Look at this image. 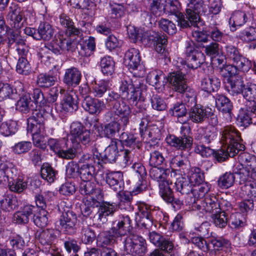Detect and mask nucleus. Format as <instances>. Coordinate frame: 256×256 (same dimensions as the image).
<instances>
[{"label":"nucleus","mask_w":256,"mask_h":256,"mask_svg":"<svg viewBox=\"0 0 256 256\" xmlns=\"http://www.w3.org/2000/svg\"><path fill=\"white\" fill-rule=\"evenodd\" d=\"M166 80L172 86L175 92L182 94L184 101L188 107L190 108V118L194 122H202L207 117L206 111L200 106L196 104V92L188 86L186 76L180 72H170Z\"/></svg>","instance_id":"1"},{"label":"nucleus","mask_w":256,"mask_h":256,"mask_svg":"<svg viewBox=\"0 0 256 256\" xmlns=\"http://www.w3.org/2000/svg\"><path fill=\"white\" fill-rule=\"evenodd\" d=\"M147 86L139 79L134 82L122 80L119 86V92L124 98L129 99L133 102H144L146 95Z\"/></svg>","instance_id":"2"},{"label":"nucleus","mask_w":256,"mask_h":256,"mask_svg":"<svg viewBox=\"0 0 256 256\" xmlns=\"http://www.w3.org/2000/svg\"><path fill=\"white\" fill-rule=\"evenodd\" d=\"M206 12V8L202 0H188L185 14H181L180 18V26L182 28L196 26L200 22V16L204 15Z\"/></svg>","instance_id":"3"},{"label":"nucleus","mask_w":256,"mask_h":256,"mask_svg":"<svg viewBox=\"0 0 256 256\" xmlns=\"http://www.w3.org/2000/svg\"><path fill=\"white\" fill-rule=\"evenodd\" d=\"M131 110L130 106L124 101L114 102L112 105L111 111H108L104 115L106 122L110 119L116 120L120 118L122 126L124 128L129 124L130 118Z\"/></svg>","instance_id":"4"},{"label":"nucleus","mask_w":256,"mask_h":256,"mask_svg":"<svg viewBox=\"0 0 256 256\" xmlns=\"http://www.w3.org/2000/svg\"><path fill=\"white\" fill-rule=\"evenodd\" d=\"M70 134L73 143L82 144L86 146L92 144V134L80 122H74L70 127Z\"/></svg>","instance_id":"5"},{"label":"nucleus","mask_w":256,"mask_h":256,"mask_svg":"<svg viewBox=\"0 0 256 256\" xmlns=\"http://www.w3.org/2000/svg\"><path fill=\"white\" fill-rule=\"evenodd\" d=\"M192 207L212 214L220 212L219 200L214 194L206 196L202 200L193 204Z\"/></svg>","instance_id":"6"},{"label":"nucleus","mask_w":256,"mask_h":256,"mask_svg":"<svg viewBox=\"0 0 256 256\" xmlns=\"http://www.w3.org/2000/svg\"><path fill=\"white\" fill-rule=\"evenodd\" d=\"M186 54L187 56L188 66L192 69L197 68L205 62V56L196 48L192 42L187 43Z\"/></svg>","instance_id":"7"},{"label":"nucleus","mask_w":256,"mask_h":256,"mask_svg":"<svg viewBox=\"0 0 256 256\" xmlns=\"http://www.w3.org/2000/svg\"><path fill=\"white\" fill-rule=\"evenodd\" d=\"M124 249L128 254L134 256H142L146 251L145 240L142 236H136L126 240Z\"/></svg>","instance_id":"8"},{"label":"nucleus","mask_w":256,"mask_h":256,"mask_svg":"<svg viewBox=\"0 0 256 256\" xmlns=\"http://www.w3.org/2000/svg\"><path fill=\"white\" fill-rule=\"evenodd\" d=\"M218 130L214 126L201 128L194 134V140L200 144H209L216 138Z\"/></svg>","instance_id":"9"},{"label":"nucleus","mask_w":256,"mask_h":256,"mask_svg":"<svg viewBox=\"0 0 256 256\" xmlns=\"http://www.w3.org/2000/svg\"><path fill=\"white\" fill-rule=\"evenodd\" d=\"M76 215L72 211L63 212L60 218L62 230L65 233L70 235L76 232Z\"/></svg>","instance_id":"10"},{"label":"nucleus","mask_w":256,"mask_h":256,"mask_svg":"<svg viewBox=\"0 0 256 256\" xmlns=\"http://www.w3.org/2000/svg\"><path fill=\"white\" fill-rule=\"evenodd\" d=\"M166 141L170 146L180 150H184L191 148L193 138L191 136L186 135L177 137L174 135L170 134L166 136Z\"/></svg>","instance_id":"11"},{"label":"nucleus","mask_w":256,"mask_h":256,"mask_svg":"<svg viewBox=\"0 0 256 256\" xmlns=\"http://www.w3.org/2000/svg\"><path fill=\"white\" fill-rule=\"evenodd\" d=\"M6 18L9 24L12 28L20 29L22 26V10L17 4H11Z\"/></svg>","instance_id":"12"},{"label":"nucleus","mask_w":256,"mask_h":256,"mask_svg":"<svg viewBox=\"0 0 256 256\" xmlns=\"http://www.w3.org/2000/svg\"><path fill=\"white\" fill-rule=\"evenodd\" d=\"M216 104L218 109L226 117L224 122L231 121L232 118V110L233 108L232 104L230 100L224 95H218L216 98Z\"/></svg>","instance_id":"13"},{"label":"nucleus","mask_w":256,"mask_h":256,"mask_svg":"<svg viewBox=\"0 0 256 256\" xmlns=\"http://www.w3.org/2000/svg\"><path fill=\"white\" fill-rule=\"evenodd\" d=\"M83 108L90 114H98L106 108L104 102L90 96L84 98L82 102Z\"/></svg>","instance_id":"14"},{"label":"nucleus","mask_w":256,"mask_h":256,"mask_svg":"<svg viewBox=\"0 0 256 256\" xmlns=\"http://www.w3.org/2000/svg\"><path fill=\"white\" fill-rule=\"evenodd\" d=\"M98 207V210L94 215V218L98 222L102 224L107 222V217L112 216L116 208L115 204H110L108 202H103Z\"/></svg>","instance_id":"15"},{"label":"nucleus","mask_w":256,"mask_h":256,"mask_svg":"<svg viewBox=\"0 0 256 256\" xmlns=\"http://www.w3.org/2000/svg\"><path fill=\"white\" fill-rule=\"evenodd\" d=\"M131 220L128 216L120 215L119 218L114 222V226L111 228L112 232L121 237L126 235L130 230Z\"/></svg>","instance_id":"16"},{"label":"nucleus","mask_w":256,"mask_h":256,"mask_svg":"<svg viewBox=\"0 0 256 256\" xmlns=\"http://www.w3.org/2000/svg\"><path fill=\"white\" fill-rule=\"evenodd\" d=\"M56 238L54 231L52 229L38 230L36 233V238L42 245L45 246L46 251H50Z\"/></svg>","instance_id":"17"},{"label":"nucleus","mask_w":256,"mask_h":256,"mask_svg":"<svg viewBox=\"0 0 256 256\" xmlns=\"http://www.w3.org/2000/svg\"><path fill=\"white\" fill-rule=\"evenodd\" d=\"M106 182L114 191L119 192L123 190L124 182L122 172H111L106 174Z\"/></svg>","instance_id":"18"},{"label":"nucleus","mask_w":256,"mask_h":256,"mask_svg":"<svg viewBox=\"0 0 256 256\" xmlns=\"http://www.w3.org/2000/svg\"><path fill=\"white\" fill-rule=\"evenodd\" d=\"M124 62L130 70H136L140 66L141 58L138 49H129L124 55Z\"/></svg>","instance_id":"19"},{"label":"nucleus","mask_w":256,"mask_h":256,"mask_svg":"<svg viewBox=\"0 0 256 256\" xmlns=\"http://www.w3.org/2000/svg\"><path fill=\"white\" fill-rule=\"evenodd\" d=\"M62 108L66 112H72L78 109L77 96L72 90L66 92L60 103Z\"/></svg>","instance_id":"20"},{"label":"nucleus","mask_w":256,"mask_h":256,"mask_svg":"<svg viewBox=\"0 0 256 256\" xmlns=\"http://www.w3.org/2000/svg\"><path fill=\"white\" fill-rule=\"evenodd\" d=\"M81 78L80 71L76 68L71 67L66 70L64 82L68 86L75 87L79 84Z\"/></svg>","instance_id":"21"},{"label":"nucleus","mask_w":256,"mask_h":256,"mask_svg":"<svg viewBox=\"0 0 256 256\" xmlns=\"http://www.w3.org/2000/svg\"><path fill=\"white\" fill-rule=\"evenodd\" d=\"M27 124L28 132L30 133L32 136L45 134V126L43 118L30 116L28 119Z\"/></svg>","instance_id":"22"},{"label":"nucleus","mask_w":256,"mask_h":256,"mask_svg":"<svg viewBox=\"0 0 256 256\" xmlns=\"http://www.w3.org/2000/svg\"><path fill=\"white\" fill-rule=\"evenodd\" d=\"M240 133L233 126H226L222 131L221 141L224 144L228 145L233 140H241Z\"/></svg>","instance_id":"23"},{"label":"nucleus","mask_w":256,"mask_h":256,"mask_svg":"<svg viewBox=\"0 0 256 256\" xmlns=\"http://www.w3.org/2000/svg\"><path fill=\"white\" fill-rule=\"evenodd\" d=\"M17 169L9 162L0 164V182L9 181L10 178L14 179L16 176Z\"/></svg>","instance_id":"24"},{"label":"nucleus","mask_w":256,"mask_h":256,"mask_svg":"<svg viewBox=\"0 0 256 256\" xmlns=\"http://www.w3.org/2000/svg\"><path fill=\"white\" fill-rule=\"evenodd\" d=\"M108 122L101 126V134L104 137L112 138L116 133L119 132L122 124L116 118L110 119Z\"/></svg>","instance_id":"25"},{"label":"nucleus","mask_w":256,"mask_h":256,"mask_svg":"<svg viewBox=\"0 0 256 256\" xmlns=\"http://www.w3.org/2000/svg\"><path fill=\"white\" fill-rule=\"evenodd\" d=\"M166 76L162 71L154 70L148 73L146 80L150 84L160 88L165 86L166 82Z\"/></svg>","instance_id":"26"},{"label":"nucleus","mask_w":256,"mask_h":256,"mask_svg":"<svg viewBox=\"0 0 256 256\" xmlns=\"http://www.w3.org/2000/svg\"><path fill=\"white\" fill-rule=\"evenodd\" d=\"M220 85V80L216 77L207 76L202 80L200 86L202 90L210 94L217 90Z\"/></svg>","instance_id":"27"},{"label":"nucleus","mask_w":256,"mask_h":256,"mask_svg":"<svg viewBox=\"0 0 256 256\" xmlns=\"http://www.w3.org/2000/svg\"><path fill=\"white\" fill-rule=\"evenodd\" d=\"M210 187L207 182H204L202 184L194 186L192 190V197H191L190 202L192 204H196V202L200 200V198H203L208 192Z\"/></svg>","instance_id":"28"},{"label":"nucleus","mask_w":256,"mask_h":256,"mask_svg":"<svg viewBox=\"0 0 256 256\" xmlns=\"http://www.w3.org/2000/svg\"><path fill=\"white\" fill-rule=\"evenodd\" d=\"M118 238L120 237L115 234L114 232H112V230L110 229L108 232L100 234L97 238V243L100 247H106L114 244L116 241V238Z\"/></svg>","instance_id":"29"},{"label":"nucleus","mask_w":256,"mask_h":256,"mask_svg":"<svg viewBox=\"0 0 256 256\" xmlns=\"http://www.w3.org/2000/svg\"><path fill=\"white\" fill-rule=\"evenodd\" d=\"M54 34V30L52 26L48 22H42L38 28L36 40H49L52 38Z\"/></svg>","instance_id":"30"},{"label":"nucleus","mask_w":256,"mask_h":256,"mask_svg":"<svg viewBox=\"0 0 256 256\" xmlns=\"http://www.w3.org/2000/svg\"><path fill=\"white\" fill-rule=\"evenodd\" d=\"M18 95L17 90L12 86L8 83L0 82V102L7 98L14 99Z\"/></svg>","instance_id":"31"},{"label":"nucleus","mask_w":256,"mask_h":256,"mask_svg":"<svg viewBox=\"0 0 256 256\" xmlns=\"http://www.w3.org/2000/svg\"><path fill=\"white\" fill-rule=\"evenodd\" d=\"M80 239L84 244H90L96 238V234L88 224L82 223L80 226Z\"/></svg>","instance_id":"32"},{"label":"nucleus","mask_w":256,"mask_h":256,"mask_svg":"<svg viewBox=\"0 0 256 256\" xmlns=\"http://www.w3.org/2000/svg\"><path fill=\"white\" fill-rule=\"evenodd\" d=\"M246 14L243 12L238 11L234 12L229 20L231 30L234 31L240 26L244 25L246 22Z\"/></svg>","instance_id":"33"},{"label":"nucleus","mask_w":256,"mask_h":256,"mask_svg":"<svg viewBox=\"0 0 256 256\" xmlns=\"http://www.w3.org/2000/svg\"><path fill=\"white\" fill-rule=\"evenodd\" d=\"M100 66L104 75L111 76L114 72L115 62L111 56H105L100 60Z\"/></svg>","instance_id":"34"},{"label":"nucleus","mask_w":256,"mask_h":256,"mask_svg":"<svg viewBox=\"0 0 256 256\" xmlns=\"http://www.w3.org/2000/svg\"><path fill=\"white\" fill-rule=\"evenodd\" d=\"M174 186L176 190L182 194H189L190 192L192 193V184L180 175H178V177L176 178Z\"/></svg>","instance_id":"35"},{"label":"nucleus","mask_w":256,"mask_h":256,"mask_svg":"<svg viewBox=\"0 0 256 256\" xmlns=\"http://www.w3.org/2000/svg\"><path fill=\"white\" fill-rule=\"evenodd\" d=\"M242 94L244 98L252 104V108L250 107V109L254 110L256 106V84L247 83Z\"/></svg>","instance_id":"36"},{"label":"nucleus","mask_w":256,"mask_h":256,"mask_svg":"<svg viewBox=\"0 0 256 256\" xmlns=\"http://www.w3.org/2000/svg\"><path fill=\"white\" fill-rule=\"evenodd\" d=\"M0 204L4 210L10 212L18 207L20 202L16 196L8 194L0 200Z\"/></svg>","instance_id":"37"},{"label":"nucleus","mask_w":256,"mask_h":256,"mask_svg":"<svg viewBox=\"0 0 256 256\" xmlns=\"http://www.w3.org/2000/svg\"><path fill=\"white\" fill-rule=\"evenodd\" d=\"M92 89L94 96L97 98H102L109 88L108 80H94L92 82Z\"/></svg>","instance_id":"38"},{"label":"nucleus","mask_w":256,"mask_h":256,"mask_svg":"<svg viewBox=\"0 0 256 256\" xmlns=\"http://www.w3.org/2000/svg\"><path fill=\"white\" fill-rule=\"evenodd\" d=\"M118 153L116 140L112 139L111 144L104 150V157L108 162L112 163L118 160Z\"/></svg>","instance_id":"39"},{"label":"nucleus","mask_w":256,"mask_h":256,"mask_svg":"<svg viewBox=\"0 0 256 256\" xmlns=\"http://www.w3.org/2000/svg\"><path fill=\"white\" fill-rule=\"evenodd\" d=\"M180 4L178 0H167L164 10L165 12L178 16L180 24V18L183 14L180 12Z\"/></svg>","instance_id":"40"},{"label":"nucleus","mask_w":256,"mask_h":256,"mask_svg":"<svg viewBox=\"0 0 256 256\" xmlns=\"http://www.w3.org/2000/svg\"><path fill=\"white\" fill-rule=\"evenodd\" d=\"M161 34L156 32L152 30L144 32L140 34L139 39L142 42L147 46H154L156 40Z\"/></svg>","instance_id":"41"},{"label":"nucleus","mask_w":256,"mask_h":256,"mask_svg":"<svg viewBox=\"0 0 256 256\" xmlns=\"http://www.w3.org/2000/svg\"><path fill=\"white\" fill-rule=\"evenodd\" d=\"M230 90L234 94H243L244 90L246 87L244 80L240 76H235L232 78L229 81Z\"/></svg>","instance_id":"42"},{"label":"nucleus","mask_w":256,"mask_h":256,"mask_svg":"<svg viewBox=\"0 0 256 256\" xmlns=\"http://www.w3.org/2000/svg\"><path fill=\"white\" fill-rule=\"evenodd\" d=\"M172 114L178 118V120L182 124H185L188 120L186 116L187 110L184 104H176L172 109Z\"/></svg>","instance_id":"43"},{"label":"nucleus","mask_w":256,"mask_h":256,"mask_svg":"<svg viewBox=\"0 0 256 256\" xmlns=\"http://www.w3.org/2000/svg\"><path fill=\"white\" fill-rule=\"evenodd\" d=\"M246 216L240 212L233 213L230 216L229 223L232 228L244 227L246 225Z\"/></svg>","instance_id":"44"},{"label":"nucleus","mask_w":256,"mask_h":256,"mask_svg":"<svg viewBox=\"0 0 256 256\" xmlns=\"http://www.w3.org/2000/svg\"><path fill=\"white\" fill-rule=\"evenodd\" d=\"M56 171L48 163L44 164L41 168L42 178L50 183L54 182L56 177Z\"/></svg>","instance_id":"45"},{"label":"nucleus","mask_w":256,"mask_h":256,"mask_svg":"<svg viewBox=\"0 0 256 256\" xmlns=\"http://www.w3.org/2000/svg\"><path fill=\"white\" fill-rule=\"evenodd\" d=\"M34 222L38 227L44 228L48 223V213L46 210H40L34 216Z\"/></svg>","instance_id":"46"},{"label":"nucleus","mask_w":256,"mask_h":256,"mask_svg":"<svg viewBox=\"0 0 256 256\" xmlns=\"http://www.w3.org/2000/svg\"><path fill=\"white\" fill-rule=\"evenodd\" d=\"M17 122L16 121L10 120L1 124L0 133L6 136L13 134L17 131Z\"/></svg>","instance_id":"47"},{"label":"nucleus","mask_w":256,"mask_h":256,"mask_svg":"<svg viewBox=\"0 0 256 256\" xmlns=\"http://www.w3.org/2000/svg\"><path fill=\"white\" fill-rule=\"evenodd\" d=\"M235 178L233 173L226 172L220 177L218 181V185L222 188H229L234 184Z\"/></svg>","instance_id":"48"},{"label":"nucleus","mask_w":256,"mask_h":256,"mask_svg":"<svg viewBox=\"0 0 256 256\" xmlns=\"http://www.w3.org/2000/svg\"><path fill=\"white\" fill-rule=\"evenodd\" d=\"M32 106L30 98L26 96H23L17 102L16 110L26 114L30 112Z\"/></svg>","instance_id":"49"},{"label":"nucleus","mask_w":256,"mask_h":256,"mask_svg":"<svg viewBox=\"0 0 256 256\" xmlns=\"http://www.w3.org/2000/svg\"><path fill=\"white\" fill-rule=\"evenodd\" d=\"M95 174V166H80V176L82 181H90Z\"/></svg>","instance_id":"50"},{"label":"nucleus","mask_w":256,"mask_h":256,"mask_svg":"<svg viewBox=\"0 0 256 256\" xmlns=\"http://www.w3.org/2000/svg\"><path fill=\"white\" fill-rule=\"evenodd\" d=\"M27 186V184L24 181L23 178L18 177L16 180L10 181L8 187L10 190L14 192L20 193L23 192Z\"/></svg>","instance_id":"51"},{"label":"nucleus","mask_w":256,"mask_h":256,"mask_svg":"<svg viewBox=\"0 0 256 256\" xmlns=\"http://www.w3.org/2000/svg\"><path fill=\"white\" fill-rule=\"evenodd\" d=\"M189 181L190 183L194 184L195 186L204 182V176L203 172L199 168H192Z\"/></svg>","instance_id":"52"},{"label":"nucleus","mask_w":256,"mask_h":256,"mask_svg":"<svg viewBox=\"0 0 256 256\" xmlns=\"http://www.w3.org/2000/svg\"><path fill=\"white\" fill-rule=\"evenodd\" d=\"M228 214V212H218L212 214L211 217L216 226L223 228L227 224Z\"/></svg>","instance_id":"53"},{"label":"nucleus","mask_w":256,"mask_h":256,"mask_svg":"<svg viewBox=\"0 0 256 256\" xmlns=\"http://www.w3.org/2000/svg\"><path fill=\"white\" fill-rule=\"evenodd\" d=\"M160 193L162 199L167 203H172L174 200L173 192L166 183L159 184Z\"/></svg>","instance_id":"54"},{"label":"nucleus","mask_w":256,"mask_h":256,"mask_svg":"<svg viewBox=\"0 0 256 256\" xmlns=\"http://www.w3.org/2000/svg\"><path fill=\"white\" fill-rule=\"evenodd\" d=\"M98 156L92 155L88 154H83L79 159L78 163L80 166H95L96 164H100Z\"/></svg>","instance_id":"55"},{"label":"nucleus","mask_w":256,"mask_h":256,"mask_svg":"<svg viewBox=\"0 0 256 256\" xmlns=\"http://www.w3.org/2000/svg\"><path fill=\"white\" fill-rule=\"evenodd\" d=\"M240 38L242 40L248 42L256 40V28H246L240 32Z\"/></svg>","instance_id":"56"},{"label":"nucleus","mask_w":256,"mask_h":256,"mask_svg":"<svg viewBox=\"0 0 256 256\" xmlns=\"http://www.w3.org/2000/svg\"><path fill=\"white\" fill-rule=\"evenodd\" d=\"M56 78L46 74H40L37 78V84L40 87L48 88L53 86Z\"/></svg>","instance_id":"57"},{"label":"nucleus","mask_w":256,"mask_h":256,"mask_svg":"<svg viewBox=\"0 0 256 256\" xmlns=\"http://www.w3.org/2000/svg\"><path fill=\"white\" fill-rule=\"evenodd\" d=\"M110 10L108 16L111 18H119L124 14V8L122 4L114 3L110 4Z\"/></svg>","instance_id":"58"},{"label":"nucleus","mask_w":256,"mask_h":256,"mask_svg":"<svg viewBox=\"0 0 256 256\" xmlns=\"http://www.w3.org/2000/svg\"><path fill=\"white\" fill-rule=\"evenodd\" d=\"M31 67L25 57L19 58L16 66V72L22 74L28 75L30 74Z\"/></svg>","instance_id":"59"},{"label":"nucleus","mask_w":256,"mask_h":256,"mask_svg":"<svg viewBox=\"0 0 256 256\" xmlns=\"http://www.w3.org/2000/svg\"><path fill=\"white\" fill-rule=\"evenodd\" d=\"M236 64L238 70L243 72H248L252 67L251 61L240 55V56L234 62Z\"/></svg>","instance_id":"60"},{"label":"nucleus","mask_w":256,"mask_h":256,"mask_svg":"<svg viewBox=\"0 0 256 256\" xmlns=\"http://www.w3.org/2000/svg\"><path fill=\"white\" fill-rule=\"evenodd\" d=\"M86 46H84L80 44L82 52L81 54L86 56H90L94 51L96 48L95 38L94 37L90 36L88 39L86 41Z\"/></svg>","instance_id":"61"},{"label":"nucleus","mask_w":256,"mask_h":256,"mask_svg":"<svg viewBox=\"0 0 256 256\" xmlns=\"http://www.w3.org/2000/svg\"><path fill=\"white\" fill-rule=\"evenodd\" d=\"M149 164L152 166H159L164 162V158L162 153L158 150H154L150 153Z\"/></svg>","instance_id":"62"},{"label":"nucleus","mask_w":256,"mask_h":256,"mask_svg":"<svg viewBox=\"0 0 256 256\" xmlns=\"http://www.w3.org/2000/svg\"><path fill=\"white\" fill-rule=\"evenodd\" d=\"M158 26L162 30L169 34L172 35L176 32V24L168 20H160L158 22Z\"/></svg>","instance_id":"63"},{"label":"nucleus","mask_w":256,"mask_h":256,"mask_svg":"<svg viewBox=\"0 0 256 256\" xmlns=\"http://www.w3.org/2000/svg\"><path fill=\"white\" fill-rule=\"evenodd\" d=\"M134 154L129 149H124L118 152V160L124 165L130 164L132 161Z\"/></svg>","instance_id":"64"}]
</instances>
